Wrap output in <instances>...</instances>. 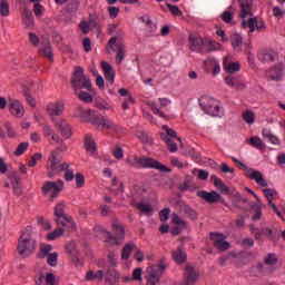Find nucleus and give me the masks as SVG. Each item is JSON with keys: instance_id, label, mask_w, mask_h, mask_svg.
Listing matches in <instances>:
<instances>
[{"instance_id": "obj_1", "label": "nucleus", "mask_w": 285, "mask_h": 285, "mask_svg": "<svg viewBox=\"0 0 285 285\" xmlns=\"http://www.w3.org/2000/svg\"><path fill=\"white\" fill-rule=\"evenodd\" d=\"M57 145L56 149L51 151L50 157L47 161V170H56V173L59 175L62 170H68L70 168V164L62 163L63 161V154L68 150V145L63 142V139L59 137V140L53 141V145ZM61 164V165H59Z\"/></svg>"}, {"instance_id": "obj_2", "label": "nucleus", "mask_w": 285, "mask_h": 285, "mask_svg": "<svg viewBox=\"0 0 285 285\" xmlns=\"http://www.w3.org/2000/svg\"><path fill=\"white\" fill-rule=\"evenodd\" d=\"M37 250V234L32 227H27L18 239V254L30 257Z\"/></svg>"}, {"instance_id": "obj_3", "label": "nucleus", "mask_w": 285, "mask_h": 285, "mask_svg": "<svg viewBox=\"0 0 285 285\" xmlns=\"http://www.w3.org/2000/svg\"><path fill=\"white\" fill-rule=\"evenodd\" d=\"M126 163L131 168H153L154 170H159L160 173H170V168L150 157H139L137 155L129 156L126 159Z\"/></svg>"}, {"instance_id": "obj_4", "label": "nucleus", "mask_w": 285, "mask_h": 285, "mask_svg": "<svg viewBox=\"0 0 285 285\" xmlns=\"http://www.w3.org/2000/svg\"><path fill=\"white\" fill-rule=\"evenodd\" d=\"M112 230L117 235L115 237L112 233L108 232L106 228L99 226L96 228L97 235L107 242L108 244H114L115 246H119L124 239H126V229L118 222L112 223Z\"/></svg>"}, {"instance_id": "obj_5", "label": "nucleus", "mask_w": 285, "mask_h": 285, "mask_svg": "<svg viewBox=\"0 0 285 285\" xmlns=\"http://www.w3.org/2000/svg\"><path fill=\"white\" fill-rule=\"evenodd\" d=\"M199 106L202 110L210 117H222L224 115V108H222L219 101L213 97L203 96L199 99Z\"/></svg>"}, {"instance_id": "obj_6", "label": "nucleus", "mask_w": 285, "mask_h": 285, "mask_svg": "<svg viewBox=\"0 0 285 285\" xmlns=\"http://www.w3.org/2000/svg\"><path fill=\"white\" fill-rule=\"evenodd\" d=\"M71 86L76 90L92 91V81L90 77L83 75V68L77 67L71 78Z\"/></svg>"}, {"instance_id": "obj_7", "label": "nucleus", "mask_w": 285, "mask_h": 285, "mask_svg": "<svg viewBox=\"0 0 285 285\" xmlns=\"http://www.w3.org/2000/svg\"><path fill=\"white\" fill-rule=\"evenodd\" d=\"M86 121L92 124L97 130L100 128L102 130H111L112 132H117V130H119V126L108 117L95 116L94 119H87Z\"/></svg>"}, {"instance_id": "obj_8", "label": "nucleus", "mask_w": 285, "mask_h": 285, "mask_svg": "<svg viewBox=\"0 0 285 285\" xmlns=\"http://www.w3.org/2000/svg\"><path fill=\"white\" fill-rule=\"evenodd\" d=\"M238 168H240V170H245L246 177H248V179H252L253 181H256V184L262 188H266L268 186V181L264 178L262 171L248 168V166L244 165V163H240L238 165Z\"/></svg>"}, {"instance_id": "obj_9", "label": "nucleus", "mask_w": 285, "mask_h": 285, "mask_svg": "<svg viewBox=\"0 0 285 285\" xmlns=\"http://www.w3.org/2000/svg\"><path fill=\"white\" fill-rule=\"evenodd\" d=\"M63 190V180L58 179L56 181H46L42 186L43 195H48L50 193L51 202H55L59 196V193Z\"/></svg>"}, {"instance_id": "obj_10", "label": "nucleus", "mask_w": 285, "mask_h": 285, "mask_svg": "<svg viewBox=\"0 0 285 285\" xmlns=\"http://www.w3.org/2000/svg\"><path fill=\"white\" fill-rule=\"evenodd\" d=\"M209 238L214 242V248L224 252L230 248V243L226 242V236L219 233H210Z\"/></svg>"}, {"instance_id": "obj_11", "label": "nucleus", "mask_w": 285, "mask_h": 285, "mask_svg": "<svg viewBox=\"0 0 285 285\" xmlns=\"http://www.w3.org/2000/svg\"><path fill=\"white\" fill-rule=\"evenodd\" d=\"M266 77L268 81H282V78L284 77V63H278L272 67L267 70Z\"/></svg>"}, {"instance_id": "obj_12", "label": "nucleus", "mask_w": 285, "mask_h": 285, "mask_svg": "<svg viewBox=\"0 0 285 285\" xmlns=\"http://www.w3.org/2000/svg\"><path fill=\"white\" fill-rule=\"evenodd\" d=\"M63 110H66V102L63 100L49 104L47 107V112L50 117H60V115H63Z\"/></svg>"}, {"instance_id": "obj_13", "label": "nucleus", "mask_w": 285, "mask_h": 285, "mask_svg": "<svg viewBox=\"0 0 285 285\" xmlns=\"http://www.w3.org/2000/svg\"><path fill=\"white\" fill-rule=\"evenodd\" d=\"M197 197H200V199H204L207 202V204H217V202L222 200V195L217 193L216 190L213 191H206L202 190L197 193Z\"/></svg>"}, {"instance_id": "obj_14", "label": "nucleus", "mask_w": 285, "mask_h": 285, "mask_svg": "<svg viewBox=\"0 0 285 285\" xmlns=\"http://www.w3.org/2000/svg\"><path fill=\"white\" fill-rule=\"evenodd\" d=\"M205 72H209L214 77L222 72V66L215 58H208L204 61Z\"/></svg>"}, {"instance_id": "obj_15", "label": "nucleus", "mask_w": 285, "mask_h": 285, "mask_svg": "<svg viewBox=\"0 0 285 285\" xmlns=\"http://www.w3.org/2000/svg\"><path fill=\"white\" fill-rule=\"evenodd\" d=\"M9 112H11L13 117L21 119V117L26 115V109H23V105H21L19 100L9 99Z\"/></svg>"}, {"instance_id": "obj_16", "label": "nucleus", "mask_w": 285, "mask_h": 285, "mask_svg": "<svg viewBox=\"0 0 285 285\" xmlns=\"http://www.w3.org/2000/svg\"><path fill=\"white\" fill-rule=\"evenodd\" d=\"M147 275L145 277L148 285H157L161 282V274L155 269V266L147 267Z\"/></svg>"}, {"instance_id": "obj_17", "label": "nucleus", "mask_w": 285, "mask_h": 285, "mask_svg": "<svg viewBox=\"0 0 285 285\" xmlns=\"http://www.w3.org/2000/svg\"><path fill=\"white\" fill-rule=\"evenodd\" d=\"M56 128H58L60 135L65 137V139H70L72 137V127L66 121V119L58 121L56 124Z\"/></svg>"}, {"instance_id": "obj_18", "label": "nucleus", "mask_w": 285, "mask_h": 285, "mask_svg": "<svg viewBox=\"0 0 285 285\" xmlns=\"http://www.w3.org/2000/svg\"><path fill=\"white\" fill-rule=\"evenodd\" d=\"M56 224L58 226H63V228H67L68 230H75L77 228V225H75V220H72V216L65 214L61 216V218H55Z\"/></svg>"}, {"instance_id": "obj_19", "label": "nucleus", "mask_w": 285, "mask_h": 285, "mask_svg": "<svg viewBox=\"0 0 285 285\" xmlns=\"http://www.w3.org/2000/svg\"><path fill=\"white\" fill-rule=\"evenodd\" d=\"M189 45H190V49L194 52H199V50H202V46H206V39H203L197 35H190Z\"/></svg>"}, {"instance_id": "obj_20", "label": "nucleus", "mask_w": 285, "mask_h": 285, "mask_svg": "<svg viewBox=\"0 0 285 285\" xmlns=\"http://www.w3.org/2000/svg\"><path fill=\"white\" fill-rule=\"evenodd\" d=\"M243 28H249V32H255V26L257 30H264V21H257V18H250L249 20H243Z\"/></svg>"}, {"instance_id": "obj_21", "label": "nucleus", "mask_w": 285, "mask_h": 285, "mask_svg": "<svg viewBox=\"0 0 285 285\" xmlns=\"http://www.w3.org/2000/svg\"><path fill=\"white\" fill-rule=\"evenodd\" d=\"M41 57H46L49 61H55V55L52 53V46L50 40H45L39 49Z\"/></svg>"}, {"instance_id": "obj_22", "label": "nucleus", "mask_w": 285, "mask_h": 285, "mask_svg": "<svg viewBox=\"0 0 285 285\" xmlns=\"http://www.w3.org/2000/svg\"><path fill=\"white\" fill-rule=\"evenodd\" d=\"M210 179L212 181H214L215 188H217V190H219L222 195H230V188H228V186H226V184H224V181L219 179V177H217L216 175H212Z\"/></svg>"}, {"instance_id": "obj_23", "label": "nucleus", "mask_w": 285, "mask_h": 285, "mask_svg": "<svg viewBox=\"0 0 285 285\" xmlns=\"http://www.w3.org/2000/svg\"><path fill=\"white\" fill-rule=\"evenodd\" d=\"M42 132L46 139L49 140V144H51V146H55V141H59V135H57L50 126L43 125Z\"/></svg>"}, {"instance_id": "obj_24", "label": "nucleus", "mask_w": 285, "mask_h": 285, "mask_svg": "<svg viewBox=\"0 0 285 285\" xmlns=\"http://www.w3.org/2000/svg\"><path fill=\"white\" fill-rule=\"evenodd\" d=\"M240 13V19H246V17H250L253 14L252 8H250V1L248 0H238Z\"/></svg>"}, {"instance_id": "obj_25", "label": "nucleus", "mask_w": 285, "mask_h": 285, "mask_svg": "<svg viewBox=\"0 0 285 285\" xmlns=\"http://www.w3.org/2000/svg\"><path fill=\"white\" fill-rule=\"evenodd\" d=\"M101 68L105 72L106 81H109V83H115V70L112 69V66L106 61H102Z\"/></svg>"}, {"instance_id": "obj_26", "label": "nucleus", "mask_w": 285, "mask_h": 285, "mask_svg": "<svg viewBox=\"0 0 285 285\" xmlns=\"http://www.w3.org/2000/svg\"><path fill=\"white\" fill-rule=\"evenodd\" d=\"M277 262H279V258L275 253L267 254L263 259V264L268 268H275V266H277Z\"/></svg>"}, {"instance_id": "obj_27", "label": "nucleus", "mask_w": 285, "mask_h": 285, "mask_svg": "<svg viewBox=\"0 0 285 285\" xmlns=\"http://www.w3.org/2000/svg\"><path fill=\"white\" fill-rule=\"evenodd\" d=\"M85 148L87 153H90L91 155H95V153H97V144L95 142V139H92V136H85Z\"/></svg>"}, {"instance_id": "obj_28", "label": "nucleus", "mask_w": 285, "mask_h": 285, "mask_svg": "<svg viewBox=\"0 0 285 285\" xmlns=\"http://www.w3.org/2000/svg\"><path fill=\"white\" fill-rule=\"evenodd\" d=\"M258 59L259 61H264V62H271V61H275V59H277V53L273 52V51H262L258 53Z\"/></svg>"}, {"instance_id": "obj_29", "label": "nucleus", "mask_w": 285, "mask_h": 285, "mask_svg": "<svg viewBox=\"0 0 285 285\" xmlns=\"http://www.w3.org/2000/svg\"><path fill=\"white\" fill-rule=\"evenodd\" d=\"M43 282H45L47 285H55V283L57 282V277H55V274L48 273V274L46 275V277L40 276L39 279L36 281V284H37V285H43Z\"/></svg>"}, {"instance_id": "obj_30", "label": "nucleus", "mask_w": 285, "mask_h": 285, "mask_svg": "<svg viewBox=\"0 0 285 285\" xmlns=\"http://www.w3.org/2000/svg\"><path fill=\"white\" fill-rule=\"evenodd\" d=\"M247 144H249V146H252L253 148H257L258 150H264V148H266V144H264V141H262V138L257 136L247 139Z\"/></svg>"}, {"instance_id": "obj_31", "label": "nucleus", "mask_w": 285, "mask_h": 285, "mask_svg": "<svg viewBox=\"0 0 285 285\" xmlns=\"http://www.w3.org/2000/svg\"><path fill=\"white\" fill-rule=\"evenodd\" d=\"M63 215H66V203L60 202L53 208V216L55 219H60Z\"/></svg>"}, {"instance_id": "obj_32", "label": "nucleus", "mask_w": 285, "mask_h": 285, "mask_svg": "<svg viewBox=\"0 0 285 285\" xmlns=\"http://www.w3.org/2000/svg\"><path fill=\"white\" fill-rule=\"evenodd\" d=\"M248 206L254 210V215L252 216L253 222H259L262 219V207L253 202L248 203Z\"/></svg>"}, {"instance_id": "obj_33", "label": "nucleus", "mask_w": 285, "mask_h": 285, "mask_svg": "<svg viewBox=\"0 0 285 285\" xmlns=\"http://www.w3.org/2000/svg\"><path fill=\"white\" fill-rule=\"evenodd\" d=\"M256 269L261 275H273V272L277 271L276 267H268L264 263H258Z\"/></svg>"}, {"instance_id": "obj_34", "label": "nucleus", "mask_w": 285, "mask_h": 285, "mask_svg": "<svg viewBox=\"0 0 285 285\" xmlns=\"http://www.w3.org/2000/svg\"><path fill=\"white\" fill-rule=\"evenodd\" d=\"M63 233H66V229L58 227L53 232L47 234V239L48 242H55V239H59V237H63Z\"/></svg>"}, {"instance_id": "obj_35", "label": "nucleus", "mask_w": 285, "mask_h": 285, "mask_svg": "<svg viewBox=\"0 0 285 285\" xmlns=\"http://www.w3.org/2000/svg\"><path fill=\"white\" fill-rule=\"evenodd\" d=\"M180 213H184V215H187L189 219H197V212L193 209V207H190L189 205H181Z\"/></svg>"}, {"instance_id": "obj_36", "label": "nucleus", "mask_w": 285, "mask_h": 285, "mask_svg": "<svg viewBox=\"0 0 285 285\" xmlns=\"http://www.w3.org/2000/svg\"><path fill=\"white\" fill-rule=\"evenodd\" d=\"M263 193L268 202V206L273 207V199H275V197H277V190L275 189H271V188H266V189H263Z\"/></svg>"}, {"instance_id": "obj_37", "label": "nucleus", "mask_w": 285, "mask_h": 285, "mask_svg": "<svg viewBox=\"0 0 285 285\" xmlns=\"http://www.w3.org/2000/svg\"><path fill=\"white\" fill-rule=\"evenodd\" d=\"M22 21L27 28H35V17H32V12L26 11L22 16Z\"/></svg>"}, {"instance_id": "obj_38", "label": "nucleus", "mask_w": 285, "mask_h": 285, "mask_svg": "<svg viewBox=\"0 0 285 285\" xmlns=\"http://www.w3.org/2000/svg\"><path fill=\"white\" fill-rule=\"evenodd\" d=\"M223 66H224L225 70H227V72H229V75H233L235 72H239V70L242 68L239 66V63H237V62L226 63V60H224Z\"/></svg>"}, {"instance_id": "obj_39", "label": "nucleus", "mask_w": 285, "mask_h": 285, "mask_svg": "<svg viewBox=\"0 0 285 285\" xmlns=\"http://www.w3.org/2000/svg\"><path fill=\"white\" fill-rule=\"evenodd\" d=\"M242 117L245 124H248L249 126H253V124H255V111L246 110L243 112Z\"/></svg>"}, {"instance_id": "obj_40", "label": "nucleus", "mask_w": 285, "mask_h": 285, "mask_svg": "<svg viewBox=\"0 0 285 285\" xmlns=\"http://www.w3.org/2000/svg\"><path fill=\"white\" fill-rule=\"evenodd\" d=\"M205 46L209 52H213L215 50H222V45L217 41L210 40L208 38L205 39Z\"/></svg>"}, {"instance_id": "obj_41", "label": "nucleus", "mask_w": 285, "mask_h": 285, "mask_svg": "<svg viewBox=\"0 0 285 285\" xmlns=\"http://www.w3.org/2000/svg\"><path fill=\"white\" fill-rule=\"evenodd\" d=\"M187 257L188 256L186 255V253H184L180 249L173 253V259L176 262V264H184V262H186Z\"/></svg>"}, {"instance_id": "obj_42", "label": "nucleus", "mask_w": 285, "mask_h": 285, "mask_svg": "<svg viewBox=\"0 0 285 285\" xmlns=\"http://www.w3.org/2000/svg\"><path fill=\"white\" fill-rule=\"evenodd\" d=\"M160 137H161L163 141H165V144H167L169 151L177 153V150H178L177 142L173 141V139L168 138L164 134H160Z\"/></svg>"}, {"instance_id": "obj_43", "label": "nucleus", "mask_w": 285, "mask_h": 285, "mask_svg": "<svg viewBox=\"0 0 285 285\" xmlns=\"http://www.w3.org/2000/svg\"><path fill=\"white\" fill-rule=\"evenodd\" d=\"M52 253V245L42 244L40 246V253L38 254L39 259H43V257H48Z\"/></svg>"}, {"instance_id": "obj_44", "label": "nucleus", "mask_w": 285, "mask_h": 285, "mask_svg": "<svg viewBox=\"0 0 285 285\" xmlns=\"http://www.w3.org/2000/svg\"><path fill=\"white\" fill-rule=\"evenodd\" d=\"M138 139L141 141V144H147L148 146H151L153 144V137L148 135L146 131H139L137 134Z\"/></svg>"}, {"instance_id": "obj_45", "label": "nucleus", "mask_w": 285, "mask_h": 285, "mask_svg": "<svg viewBox=\"0 0 285 285\" xmlns=\"http://www.w3.org/2000/svg\"><path fill=\"white\" fill-rule=\"evenodd\" d=\"M124 59H126V49L124 48V45H119L117 47L116 63H121Z\"/></svg>"}, {"instance_id": "obj_46", "label": "nucleus", "mask_w": 285, "mask_h": 285, "mask_svg": "<svg viewBox=\"0 0 285 285\" xmlns=\"http://www.w3.org/2000/svg\"><path fill=\"white\" fill-rule=\"evenodd\" d=\"M132 248H135V243H129L125 245L121 253V259H128L130 254L132 253Z\"/></svg>"}, {"instance_id": "obj_47", "label": "nucleus", "mask_w": 285, "mask_h": 285, "mask_svg": "<svg viewBox=\"0 0 285 285\" xmlns=\"http://www.w3.org/2000/svg\"><path fill=\"white\" fill-rule=\"evenodd\" d=\"M230 41L235 50H237V48H242L243 39L242 36H239V33L232 35Z\"/></svg>"}, {"instance_id": "obj_48", "label": "nucleus", "mask_w": 285, "mask_h": 285, "mask_svg": "<svg viewBox=\"0 0 285 285\" xmlns=\"http://www.w3.org/2000/svg\"><path fill=\"white\" fill-rule=\"evenodd\" d=\"M107 279H109L111 284H115V282L119 279V272H117L115 268H109L107 271Z\"/></svg>"}, {"instance_id": "obj_49", "label": "nucleus", "mask_w": 285, "mask_h": 285, "mask_svg": "<svg viewBox=\"0 0 285 285\" xmlns=\"http://www.w3.org/2000/svg\"><path fill=\"white\" fill-rule=\"evenodd\" d=\"M0 14L2 17H8V14H10V4H8V1L6 0L0 1Z\"/></svg>"}, {"instance_id": "obj_50", "label": "nucleus", "mask_w": 285, "mask_h": 285, "mask_svg": "<svg viewBox=\"0 0 285 285\" xmlns=\"http://www.w3.org/2000/svg\"><path fill=\"white\" fill-rule=\"evenodd\" d=\"M79 6H81L79 0H70L67 4V12H77V10H79Z\"/></svg>"}, {"instance_id": "obj_51", "label": "nucleus", "mask_w": 285, "mask_h": 285, "mask_svg": "<svg viewBox=\"0 0 285 285\" xmlns=\"http://www.w3.org/2000/svg\"><path fill=\"white\" fill-rule=\"evenodd\" d=\"M66 250L70 255V257H72L75 255H79V249H77V244H75V242H70L66 246Z\"/></svg>"}, {"instance_id": "obj_52", "label": "nucleus", "mask_w": 285, "mask_h": 285, "mask_svg": "<svg viewBox=\"0 0 285 285\" xmlns=\"http://www.w3.org/2000/svg\"><path fill=\"white\" fill-rule=\"evenodd\" d=\"M79 110H80V117H81L82 121L88 122L87 119H95V117H92V115L95 112L92 109L83 111V109L81 107H79Z\"/></svg>"}, {"instance_id": "obj_53", "label": "nucleus", "mask_w": 285, "mask_h": 285, "mask_svg": "<svg viewBox=\"0 0 285 285\" xmlns=\"http://www.w3.org/2000/svg\"><path fill=\"white\" fill-rule=\"evenodd\" d=\"M262 235H265L272 242H277V235L275 234V232H273V229L268 227L262 229Z\"/></svg>"}, {"instance_id": "obj_54", "label": "nucleus", "mask_w": 285, "mask_h": 285, "mask_svg": "<svg viewBox=\"0 0 285 285\" xmlns=\"http://www.w3.org/2000/svg\"><path fill=\"white\" fill-rule=\"evenodd\" d=\"M149 107L153 110L154 115H158L160 116L163 119L168 120V116H166L164 114V111L159 110V108H157V104L156 102H149Z\"/></svg>"}, {"instance_id": "obj_55", "label": "nucleus", "mask_w": 285, "mask_h": 285, "mask_svg": "<svg viewBox=\"0 0 285 285\" xmlns=\"http://www.w3.org/2000/svg\"><path fill=\"white\" fill-rule=\"evenodd\" d=\"M58 259H59V254L57 253L49 254L47 256V264H49V266H57Z\"/></svg>"}, {"instance_id": "obj_56", "label": "nucleus", "mask_w": 285, "mask_h": 285, "mask_svg": "<svg viewBox=\"0 0 285 285\" xmlns=\"http://www.w3.org/2000/svg\"><path fill=\"white\" fill-rule=\"evenodd\" d=\"M78 98L80 99V101H85V104H92V97L86 91H80L78 94Z\"/></svg>"}, {"instance_id": "obj_57", "label": "nucleus", "mask_w": 285, "mask_h": 285, "mask_svg": "<svg viewBox=\"0 0 285 285\" xmlns=\"http://www.w3.org/2000/svg\"><path fill=\"white\" fill-rule=\"evenodd\" d=\"M137 208L145 215H150V213H153V206H150L149 204H138Z\"/></svg>"}, {"instance_id": "obj_58", "label": "nucleus", "mask_w": 285, "mask_h": 285, "mask_svg": "<svg viewBox=\"0 0 285 285\" xmlns=\"http://www.w3.org/2000/svg\"><path fill=\"white\" fill-rule=\"evenodd\" d=\"M220 19H222V21H224V23H232V22H233V19H234L233 12H230V11H224V12L220 14Z\"/></svg>"}, {"instance_id": "obj_59", "label": "nucleus", "mask_w": 285, "mask_h": 285, "mask_svg": "<svg viewBox=\"0 0 285 285\" xmlns=\"http://www.w3.org/2000/svg\"><path fill=\"white\" fill-rule=\"evenodd\" d=\"M225 83L227 86H229L230 88H237L239 86V83L237 82V78H235L233 76H227L225 78Z\"/></svg>"}, {"instance_id": "obj_60", "label": "nucleus", "mask_w": 285, "mask_h": 285, "mask_svg": "<svg viewBox=\"0 0 285 285\" xmlns=\"http://www.w3.org/2000/svg\"><path fill=\"white\" fill-rule=\"evenodd\" d=\"M82 48L85 52H92V42L90 41V38L86 37L82 39Z\"/></svg>"}, {"instance_id": "obj_61", "label": "nucleus", "mask_w": 285, "mask_h": 285, "mask_svg": "<svg viewBox=\"0 0 285 285\" xmlns=\"http://www.w3.org/2000/svg\"><path fill=\"white\" fill-rule=\"evenodd\" d=\"M28 142H21L20 145H18L14 155H17L18 157L21 156L23 153H26V150H28Z\"/></svg>"}, {"instance_id": "obj_62", "label": "nucleus", "mask_w": 285, "mask_h": 285, "mask_svg": "<svg viewBox=\"0 0 285 285\" xmlns=\"http://www.w3.org/2000/svg\"><path fill=\"white\" fill-rule=\"evenodd\" d=\"M33 12L38 19H41V17H43V6H41V3H35Z\"/></svg>"}, {"instance_id": "obj_63", "label": "nucleus", "mask_w": 285, "mask_h": 285, "mask_svg": "<svg viewBox=\"0 0 285 285\" xmlns=\"http://www.w3.org/2000/svg\"><path fill=\"white\" fill-rule=\"evenodd\" d=\"M142 273H144V269H141V267L135 268L132 272V279L135 282H141Z\"/></svg>"}, {"instance_id": "obj_64", "label": "nucleus", "mask_w": 285, "mask_h": 285, "mask_svg": "<svg viewBox=\"0 0 285 285\" xmlns=\"http://www.w3.org/2000/svg\"><path fill=\"white\" fill-rule=\"evenodd\" d=\"M171 222L173 224H175L176 226H186V222H184L183 219L179 218V215L177 214H171Z\"/></svg>"}]
</instances>
